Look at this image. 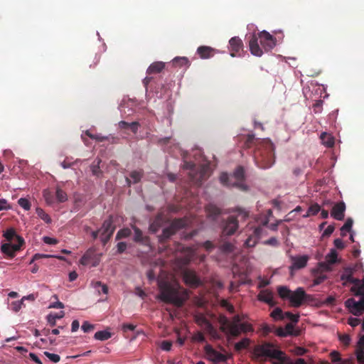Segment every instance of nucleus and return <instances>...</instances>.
I'll list each match as a JSON object with an SVG mask.
<instances>
[{"instance_id":"f3484780","label":"nucleus","mask_w":364,"mask_h":364,"mask_svg":"<svg viewBox=\"0 0 364 364\" xmlns=\"http://www.w3.org/2000/svg\"><path fill=\"white\" fill-rule=\"evenodd\" d=\"M346 204L343 201L334 204L331 210V216L337 220H343L345 216Z\"/></svg>"},{"instance_id":"603ef678","label":"nucleus","mask_w":364,"mask_h":364,"mask_svg":"<svg viewBox=\"0 0 364 364\" xmlns=\"http://www.w3.org/2000/svg\"><path fill=\"white\" fill-rule=\"evenodd\" d=\"M339 340L346 346H348L350 342V338L348 334H340Z\"/></svg>"},{"instance_id":"b1692460","label":"nucleus","mask_w":364,"mask_h":364,"mask_svg":"<svg viewBox=\"0 0 364 364\" xmlns=\"http://www.w3.org/2000/svg\"><path fill=\"white\" fill-rule=\"evenodd\" d=\"M144 175V172L142 170L140 171H133L130 173V178H126V182L128 186H130L132 183H139L142 176Z\"/></svg>"},{"instance_id":"aec40b11","label":"nucleus","mask_w":364,"mask_h":364,"mask_svg":"<svg viewBox=\"0 0 364 364\" xmlns=\"http://www.w3.org/2000/svg\"><path fill=\"white\" fill-rule=\"evenodd\" d=\"M262 232V228L261 227L256 228L253 232V234L250 235L245 240L244 245L246 247H255L259 241Z\"/></svg>"},{"instance_id":"cd10ccee","label":"nucleus","mask_w":364,"mask_h":364,"mask_svg":"<svg viewBox=\"0 0 364 364\" xmlns=\"http://www.w3.org/2000/svg\"><path fill=\"white\" fill-rule=\"evenodd\" d=\"M273 299L274 297L272 293L268 290L262 291L259 294V299L260 301H264L271 306L274 304Z\"/></svg>"},{"instance_id":"5701e85b","label":"nucleus","mask_w":364,"mask_h":364,"mask_svg":"<svg viewBox=\"0 0 364 364\" xmlns=\"http://www.w3.org/2000/svg\"><path fill=\"white\" fill-rule=\"evenodd\" d=\"M195 166V164L192 162H186L185 164H184V168H186V169H190L191 170V173H190V178L191 179L194 181V183L198 185V186H200L201 183H202V180H203V173L200 171L199 173H196V175L198 176V178H195V176H193L192 174V172L193 171V168Z\"/></svg>"},{"instance_id":"338daca9","label":"nucleus","mask_w":364,"mask_h":364,"mask_svg":"<svg viewBox=\"0 0 364 364\" xmlns=\"http://www.w3.org/2000/svg\"><path fill=\"white\" fill-rule=\"evenodd\" d=\"M306 351H307L306 349H305L302 347H296L294 349V353L297 355H303L306 353Z\"/></svg>"},{"instance_id":"1a4fd4ad","label":"nucleus","mask_w":364,"mask_h":364,"mask_svg":"<svg viewBox=\"0 0 364 364\" xmlns=\"http://www.w3.org/2000/svg\"><path fill=\"white\" fill-rule=\"evenodd\" d=\"M187 225V222L183 218L174 219L168 227L163 229L162 233L158 236L159 242L161 244H164L167 240L177 231L183 228Z\"/></svg>"},{"instance_id":"e2e57ef3","label":"nucleus","mask_w":364,"mask_h":364,"mask_svg":"<svg viewBox=\"0 0 364 364\" xmlns=\"http://www.w3.org/2000/svg\"><path fill=\"white\" fill-rule=\"evenodd\" d=\"M43 240L48 245H56L58 243V240L55 238L50 237L48 236L44 237Z\"/></svg>"},{"instance_id":"f704fd0d","label":"nucleus","mask_w":364,"mask_h":364,"mask_svg":"<svg viewBox=\"0 0 364 364\" xmlns=\"http://www.w3.org/2000/svg\"><path fill=\"white\" fill-rule=\"evenodd\" d=\"M321 210V207L318 204L314 203L309 206L308 208L307 213L304 215V218L309 217L310 215H315Z\"/></svg>"},{"instance_id":"7c9ffc66","label":"nucleus","mask_w":364,"mask_h":364,"mask_svg":"<svg viewBox=\"0 0 364 364\" xmlns=\"http://www.w3.org/2000/svg\"><path fill=\"white\" fill-rule=\"evenodd\" d=\"M353 220L349 218L346 220L344 225L341 228V235L344 237L346 235V232H350L353 226Z\"/></svg>"},{"instance_id":"c9c22d12","label":"nucleus","mask_w":364,"mask_h":364,"mask_svg":"<svg viewBox=\"0 0 364 364\" xmlns=\"http://www.w3.org/2000/svg\"><path fill=\"white\" fill-rule=\"evenodd\" d=\"M270 316L273 319L276 321L284 319V313L279 307L274 309L273 311L271 313Z\"/></svg>"},{"instance_id":"dca6fc26","label":"nucleus","mask_w":364,"mask_h":364,"mask_svg":"<svg viewBox=\"0 0 364 364\" xmlns=\"http://www.w3.org/2000/svg\"><path fill=\"white\" fill-rule=\"evenodd\" d=\"M23 245L17 243L6 242L1 245V250L7 257L13 258L15 257L16 252L19 251Z\"/></svg>"},{"instance_id":"58836bf2","label":"nucleus","mask_w":364,"mask_h":364,"mask_svg":"<svg viewBox=\"0 0 364 364\" xmlns=\"http://www.w3.org/2000/svg\"><path fill=\"white\" fill-rule=\"evenodd\" d=\"M131 233L132 232L129 228L121 229L117 233L116 240H119L122 238L128 237L129 236H130Z\"/></svg>"},{"instance_id":"ddd939ff","label":"nucleus","mask_w":364,"mask_h":364,"mask_svg":"<svg viewBox=\"0 0 364 364\" xmlns=\"http://www.w3.org/2000/svg\"><path fill=\"white\" fill-rule=\"evenodd\" d=\"M185 283L191 287H198L202 284L200 279L192 270H185L183 274Z\"/></svg>"},{"instance_id":"a878e982","label":"nucleus","mask_w":364,"mask_h":364,"mask_svg":"<svg viewBox=\"0 0 364 364\" xmlns=\"http://www.w3.org/2000/svg\"><path fill=\"white\" fill-rule=\"evenodd\" d=\"M213 51L214 50L212 48L205 46H200L197 49V53L200 57L203 59L212 57L213 55Z\"/></svg>"},{"instance_id":"6ab92c4d","label":"nucleus","mask_w":364,"mask_h":364,"mask_svg":"<svg viewBox=\"0 0 364 364\" xmlns=\"http://www.w3.org/2000/svg\"><path fill=\"white\" fill-rule=\"evenodd\" d=\"M3 236L7 240L8 242L12 243L16 242L17 244L24 245L25 242L22 237L18 235L14 228H9L6 230Z\"/></svg>"},{"instance_id":"680f3d73","label":"nucleus","mask_w":364,"mask_h":364,"mask_svg":"<svg viewBox=\"0 0 364 364\" xmlns=\"http://www.w3.org/2000/svg\"><path fill=\"white\" fill-rule=\"evenodd\" d=\"M360 319L358 318H350L348 319V323L352 327L357 326L360 323Z\"/></svg>"},{"instance_id":"09e8293b","label":"nucleus","mask_w":364,"mask_h":364,"mask_svg":"<svg viewBox=\"0 0 364 364\" xmlns=\"http://www.w3.org/2000/svg\"><path fill=\"white\" fill-rule=\"evenodd\" d=\"M323 102L321 100H316V102L313 105V109L315 113L321 112L323 109Z\"/></svg>"},{"instance_id":"2f4dec72","label":"nucleus","mask_w":364,"mask_h":364,"mask_svg":"<svg viewBox=\"0 0 364 364\" xmlns=\"http://www.w3.org/2000/svg\"><path fill=\"white\" fill-rule=\"evenodd\" d=\"M173 64L175 66H179V67H188L190 63L189 60L186 57H176L173 60Z\"/></svg>"},{"instance_id":"bb28decb","label":"nucleus","mask_w":364,"mask_h":364,"mask_svg":"<svg viewBox=\"0 0 364 364\" xmlns=\"http://www.w3.org/2000/svg\"><path fill=\"white\" fill-rule=\"evenodd\" d=\"M119 127L121 129H130L134 134L138 132V129L140 127V124L138 122H133L131 123L125 121H120L119 122Z\"/></svg>"},{"instance_id":"72a5a7b5","label":"nucleus","mask_w":364,"mask_h":364,"mask_svg":"<svg viewBox=\"0 0 364 364\" xmlns=\"http://www.w3.org/2000/svg\"><path fill=\"white\" fill-rule=\"evenodd\" d=\"M321 139L323 141V144L328 147H331L334 145V139L326 133L321 134Z\"/></svg>"},{"instance_id":"473e14b6","label":"nucleus","mask_w":364,"mask_h":364,"mask_svg":"<svg viewBox=\"0 0 364 364\" xmlns=\"http://www.w3.org/2000/svg\"><path fill=\"white\" fill-rule=\"evenodd\" d=\"M111 333L107 331H100L95 333L94 338L99 341H106L111 338Z\"/></svg>"},{"instance_id":"f03ea898","label":"nucleus","mask_w":364,"mask_h":364,"mask_svg":"<svg viewBox=\"0 0 364 364\" xmlns=\"http://www.w3.org/2000/svg\"><path fill=\"white\" fill-rule=\"evenodd\" d=\"M254 355L260 359L269 358L273 360V364H306L303 358H298L295 362L291 361L283 351L274 348L268 343L256 346L254 349Z\"/></svg>"},{"instance_id":"39448f33","label":"nucleus","mask_w":364,"mask_h":364,"mask_svg":"<svg viewBox=\"0 0 364 364\" xmlns=\"http://www.w3.org/2000/svg\"><path fill=\"white\" fill-rule=\"evenodd\" d=\"M265 51H269L276 45L275 38L266 31L259 33L257 35H251L249 41L250 50L255 56L260 57L263 54L262 49L259 47L258 40Z\"/></svg>"},{"instance_id":"13d9d810","label":"nucleus","mask_w":364,"mask_h":364,"mask_svg":"<svg viewBox=\"0 0 364 364\" xmlns=\"http://www.w3.org/2000/svg\"><path fill=\"white\" fill-rule=\"evenodd\" d=\"M100 160H99L97 163V164H92V166H91V168H92V172L93 173V175L95 176H99V174L101 173L100 170Z\"/></svg>"},{"instance_id":"9d476101","label":"nucleus","mask_w":364,"mask_h":364,"mask_svg":"<svg viewBox=\"0 0 364 364\" xmlns=\"http://www.w3.org/2000/svg\"><path fill=\"white\" fill-rule=\"evenodd\" d=\"M240 321L241 318L239 315H235L232 321L225 316H223L219 320L220 323V330L233 337H237L240 335L239 325L240 324Z\"/></svg>"},{"instance_id":"9b49d317","label":"nucleus","mask_w":364,"mask_h":364,"mask_svg":"<svg viewBox=\"0 0 364 364\" xmlns=\"http://www.w3.org/2000/svg\"><path fill=\"white\" fill-rule=\"evenodd\" d=\"M204 350L207 359L214 363V364L225 363L228 360V356L226 355L218 352L210 345H206Z\"/></svg>"},{"instance_id":"69168bd1","label":"nucleus","mask_w":364,"mask_h":364,"mask_svg":"<svg viewBox=\"0 0 364 364\" xmlns=\"http://www.w3.org/2000/svg\"><path fill=\"white\" fill-rule=\"evenodd\" d=\"M127 249V244L124 242H119L117 244V252L119 253L124 252Z\"/></svg>"},{"instance_id":"bf43d9fd","label":"nucleus","mask_w":364,"mask_h":364,"mask_svg":"<svg viewBox=\"0 0 364 364\" xmlns=\"http://www.w3.org/2000/svg\"><path fill=\"white\" fill-rule=\"evenodd\" d=\"M335 227L333 225H328L323 233V237L330 236L334 231Z\"/></svg>"},{"instance_id":"2eb2a0df","label":"nucleus","mask_w":364,"mask_h":364,"mask_svg":"<svg viewBox=\"0 0 364 364\" xmlns=\"http://www.w3.org/2000/svg\"><path fill=\"white\" fill-rule=\"evenodd\" d=\"M291 265L289 267V270L292 274L294 270L304 268L308 262L309 257L307 255L302 256H291Z\"/></svg>"},{"instance_id":"4d7b16f0","label":"nucleus","mask_w":364,"mask_h":364,"mask_svg":"<svg viewBox=\"0 0 364 364\" xmlns=\"http://www.w3.org/2000/svg\"><path fill=\"white\" fill-rule=\"evenodd\" d=\"M172 343L169 341H163L161 344V348L165 351H169L171 348Z\"/></svg>"},{"instance_id":"3c124183","label":"nucleus","mask_w":364,"mask_h":364,"mask_svg":"<svg viewBox=\"0 0 364 364\" xmlns=\"http://www.w3.org/2000/svg\"><path fill=\"white\" fill-rule=\"evenodd\" d=\"M45 355L52 362L58 363L60 360V357L58 354L45 352Z\"/></svg>"},{"instance_id":"8fccbe9b","label":"nucleus","mask_w":364,"mask_h":364,"mask_svg":"<svg viewBox=\"0 0 364 364\" xmlns=\"http://www.w3.org/2000/svg\"><path fill=\"white\" fill-rule=\"evenodd\" d=\"M94 287L95 289L100 287L101 289H98L99 292L102 291L105 294H108V287L106 284H102L101 282H96L94 284Z\"/></svg>"},{"instance_id":"49530a36","label":"nucleus","mask_w":364,"mask_h":364,"mask_svg":"<svg viewBox=\"0 0 364 364\" xmlns=\"http://www.w3.org/2000/svg\"><path fill=\"white\" fill-rule=\"evenodd\" d=\"M299 315L293 314L292 313L287 311L284 313V319L287 318L292 323H297L299 321Z\"/></svg>"},{"instance_id":"de8ad7c7","label":"nucleus","mask_w":364,"mask_h":364,"mask_svg":"<svg viewBox=\"0 0 364 364\" xmlns=\"http://www.w3.org/2000/svg\"><path fill=\"white\" fill-rule=\"evenodd\" d=\"M18 205L26 210L31 208V203L26 198H21L18 200Z\"/></svg>"},{"instance_id":"864d4df0","label":"nucleus","mask_w":364,"mask_h":364,"mask_svg":"<svg viewBox=\"0 0 364 364\" xmlns=\"http://www.w3.org/2000/svg\"><path fill=\"white\" fill-rule=\"evenodd\" d=\"M193 340L194 341L203 343L205 341V338L203 333L198 331L193 336Z\"/></svg>"},{"instance_id":"ea45409f","label":"nucleus","mask_w":364,"mask_h":364,"mask_svg":"<svg viewBox=\"0 0 364 364\" xmlns=\"http://www.w3.org/2000/svg\"><path fill=\"white\" fill-rule=\"evenodd\" d=\"M55 196L58 201L60 203H63L68 200L66 193L60 188H57Z\"/></svg>"},{"instance_id":"a18cd8bd","label":"nucleus","mask_w":364,"mask_h":364,"mask_svg":"<svg viewBox=\"0 0 364 364\" xmlns=\"http://www.w3.org/2000/svg\"><path fill=\"white\" fill-rule=\"evenodd\" d=\"M220 249L223 252L230 253L233 252L234 246L230 242H224L221 245Z\"/></svg>"},{"instance_id":"c756f323","label":"nucleus","mask_w":364,"mask_h":364,"mask_svg":"<svg viewBox=\"0 0 364 364\" xmlns=\"http://www.w3.org/2000/svg\"><path fill=\"white\" fill-rule=\"evenodd\" d=\"M65 316L64 311H60L59 313L50 314L47 316L48 323L51 326H54L56 324V320L60 319Z\"/></svg>"},{"instance_id":"6e6552de","label":"nucleus","mask_w":364,"mask_h":364,"mask_svg":"<svg viewBox=\"0 0 364 364\" xmlns=\"http://www.w3.org/2000/svg\"><path fill=\"white\" fill-rule=\"evenodd\" d=\"M115 228L116 227L113 224L112 216L110 215L103 222L102 227L99 230L92 231L91 235L93 240H96L98 235H100V240L103 245H105L112 237Z\"/></svg>"},{"instance_id":"79ce46f5","label":"nucleus","mask_w":364,"mask_h":364,"mask_svg":"<svg viewBox=\"0 0 364 364\" xmlns=\"http://www.w3.org/2000/svg\"><path fill=\"white\" fill-rule=\"evenodd\" d=\"M250 343V340L248 338H244L242 341L237 342L235 345V348L236 350H241L242 349L246 348Z\"/></svg>"},{"instance_id":"20e7f679","label":"nucleus","mask_w":364,"mask_h":364,"mask_svg":"<svg viewBox=\"0 0 364 364\" xmlns=\"http://www.w3.org/2000/svg\"><path fill=\"white\" fill-rule=\"evenodd\" d=\"M158 286L160 292L158 298L160 300L166 303L172 304L178 307L183 306L186 300L185 294L184 295H181L176 287L165 280H159Z\"/></svg>"},{"instance_id":"4be33fe9","label":"nucleus","mask_w":364,"mask_h":364,"mask_svg":"<svg viewBox=\"0 0 364 364\" xmlns=\"http://www.w3.org/2000/svg\"><path fill=\"white\" fill-rule=\"evenodd\" d=\"M356 358L359 364H364V335L360 338L358 342Z\"/></svg>"},{"instance_id":"052dcab7","label":"nucleus","mask_w":364,"mask_h":364,"mask_svg":"<svg viewBox=\"0 0 364 364\" xmlns=\"http://www.w3.org/2000/svg\"><path fill=\"white\" fill-rule=\"evenodd\" d=\"M11 206L6 199H0V211L4 210L10 209Z\"/></svg>"},{"instance_id":"0eeeda50","label":"nucleus","mask_w":364,"mask_h":364,"mask_svg":"<svg viewBox=\"0 0 364 364\" xmlns=\"http://www.w3.org/2000/svg\"><path fill=\"white\" fill-rule=\"evenodd\" d=\"M220 181L225 186L236 187L241 191L247 190V186L244 183L245 170L242 166H238L231 176L223 173L220 176Z\"/></svg>"},{"instance_id":"c03bdc74","label":"nucleus","mask_w":364,"mask_h":364,"mask_svg":"<svg viewBox=\"0 0 364 364\" xmlns=\"http://www.w3.org/2000/svg\"><path fill=\"white\" fill-rule=\"evenodd\" d=\"M25 296L20 301H16L11 303V309L15 311L18 312L22 307L23 304V300L25 299Z\"/></svg>"},{"instance_id":"7ed1b4c3","label":"nucleus","mask_w":364,"mask_h":364,"mask_svg":"<svg viewBox=\"0 0 364 364\" xmlns=\"http://www.w3.org/2000/svg\"><path fill=\"white\" fill-rule=\"evenodd\" d=\"M348 281L354 284L351 288V291L355 296H359L360 298L358 301H355L353 298L348 299L346 301L345 304L350 313L359 316L364 312V279L360 281L349 275Z\"/></svg>"},{"instance_id":"a19ab883","label":"nucleus","mask_w":364,"mask_h":364,"mask_svg":"<svg viewBox=\"0 0 364 364\" xmlns=\"http://www.w3.org/2000/svg\"><path fill=\"white\" fill-rule=\"evenodd\" d=\"M239 327H240V333L241 332L248 333V332L254 331V328H253L252 326L247 322H244V323H240L239 325Z\"/></svg>"},{"instance_id":"412c9836","label":"nucleus","mask_w":364,"mask_h":364,"mask_svg":"<svg viewBox=\"0 0 364 364\" xmlns=\"http://www.w3.org/2000/svg\"><path fill=\"white\" fill-rule=\"evenodd\" d=\"M132 228L134 231V242L141 243L144 245H149V237L148 236H144L142 233V231L136 226H133Z\"/></svg>"},{"instance_id":"4468645a","label":"nucleus","mask_w":364,"mask_h":364,"mask_svg":"<svg viewBox=\"0 0 364 364\" xmlns=\"http://www.w3.org/2000/svg\"><path fill=\"white\" fill-rule=\"evenodd\" d=\"M229 49L232 57L240 56V51L243 50L242 41L238 37L235 36L229 41Z\"/></svg>"},{"instance_id":"f8f14e48","label":"nucleus","mask_w":364,"mask_h":364,"mask_svg":"<svg viewBox=\"0 0 364 364\" xmlns=\"http://www.w3.org/2000/svg\"><path fill=\"white\" fill-rule=\"evenodd\" d=\"M238 228V220L234 216H230L224 222L222 230L223 236L233 235Z\"/></svg>"},{"instance_id":"6e6d98bb","label":"nucleus","mask_w":364,"mask_h":364,"mask_svg":"<svg viewBox=\"0 0 364 364\" xmlns=\"http://www.w3.org/2000/svg\"><path fill=\"white\" fill-rule=\"evenodd\" d=\"M264 244L267 245L277 247V246H279V242H278V240L276 237H270L269 239H268L267 240H265L264 242Z\"/></svg>"},{"instance_id":"0e129e2a","label":"nucleus","mask_w":364,"mask_h":364,"mask_svg":"<svg viewBox=\"0 0 364 364\" xmlns=\"http://www.w3.org/2000/svg\"><path fill=\"white\" fill-rule=\"evenodd\" d=\"M334 245L338 250H343L345 247L343 240L340 238H337L334 240Z\"/></svg>"},{"instance_id":"423d86ee","label":"nucleus","mask_w":364,"mask_h":364,"mask_svg":"<svg viewBox=\"0 0 364 364\" xmlns=\"http://www.w3.org/2000/svg\"><path fill=\"white\" fill-rule=\"evenodd\" d=\"M279 296L284 300H289L293 307H299L306 301L309 295L306 294L303 288L299 287L295 291H291L286 286L277 287Z\"/></svg>"},{"instance_id":"e433bc0d","label":"nucleus","mask_w":364,"mask_h":364,"mask_svg":"<svg viewBox=\"0 0 364 364\" xmlns=\"http://www.w3.org/2000/svg\"><path fill=\"white\" fill-rule=\"evenodd\" d=\"M337 252L334 249L331 250L330 252L326 256V261L328 264H333L336 262Z\"/></svg>"},{"instance_id":"f257e3e1","label":"nucleus","mask_w":364,"mask_h":364,"mask_svg":"<svg viewBox=\"0 0 364 364\" xmlns=\"http://www.w3.org/2000/svg\"><path fill=\"white\" fill-rule=\"evenodd\" d=\"M244 147L255 146L253 158L256 166L262 169L272 167L275 163V146L269 139H256L254 134L241 136Z\"/></svg>"},{"instance_id":"5fc2aeb1","label":"nucleus","mask_w":364,"mask_h":364,"mask_svg":"<svg viewBox=\"0 0 364 364\" xmlns=\"http://www.w3.org/2000/svg\"><path fill=\"white\" fill-rule=\"evenodd\" d=\"M94 328H95L94 325L90 324L87 321H85L81 326L82 330L85 333L92 331L94 329Z\"/></svg>"},{"instance_id":"4c0bfd02","label":"nucleus","mask_w":364,"mask_h":364,"mask_svg":"<svg viewBox=\"0 0 364 364\" xmlns=\"http://www.w3.org/2000/svg\"><path fill=\"white\" fill-rule=\"evenodd\" d=\"M36 214L38 216L41 218L46 223H51L50 217L41 208H37L36 210Z\"/></svg>"},{"instance_id":"393cba45","label":"nucleus","mask_w":364,"mask_h":364,"mask_svg":"<svg viewBox=\"0 0 364 364\" xmlns=\"http://www.w3.org/2000/svg\"><path fill=\"white\" fill-rule=\"evenodd\" d=\"M165 67V64L163 62H154L151 63L146 70L148 75L157 74L161 73Z\"/></svg>"},{"instance_id":"c85d7f7f","label":"nucleus","mask_w":364,"mask_h":364,"mask_svg":"<svg viewBox=\"0 0 364 364\" xmlns=\"http://www.w3.org/2000/svg\"><path fill=\"white\" fill-rule=\"evenodd\" d=\"M208 215L215 220L221 214V210L215 205L209 204L205 208Z\"/></svg>"},{"instance_id":"37998d69","label":"nucleus","mask_w":364,"mask_h":364,"mask_svg":"<svg viewBox=\"0 0 364 364\" xmlns=\"http://www.w3.org/2000/svg\"><path fill=\"white\" fill-rule=\"evenodd\" d=\"M285 331L288 336H298L299 331L294 329V326L292 323H289L285 326Z\"/></svg>"},{"instance_id":"774afa93","label":"nucleus","mask_w":364,"mask_h":364,"mask_svg":"<svg viewBox=\"0 0 364 364\" xmlns=\"http://www.w3.org/2000/svg\"><path fill=\"white\" fill-rule=\"evenodd\" d=\"M136 328V326L132 323H124L123 325L124 331H134Z\"/></svg>"},{"instance_id":"a211bd4d","label":"nucleus","mask_w":364,"mask_h":364,"mask_svg":"<svg viewBox=\"0 0 364 364\" xmlns=\"http://www.w3.org/2000/svg\"><path fill=\"white\" fill-rule=\"evenodd\" d=\"M166 222L164 213H160L156 215L149 225V230L156 233Z\"/></svg>"}]
</instances>
